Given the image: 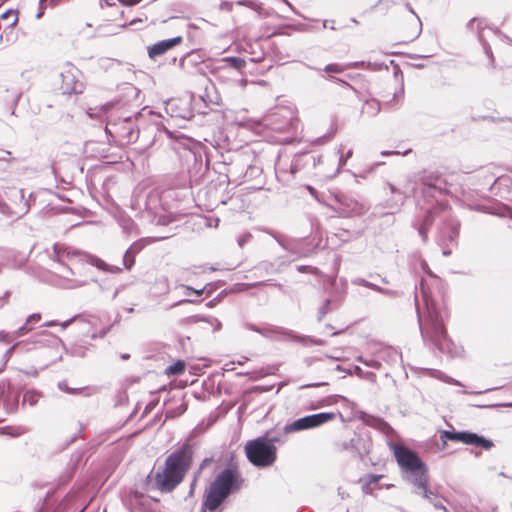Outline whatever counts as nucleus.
<instances>
[{
	"label": "nucleus",
	"mask_w": 512,
	"mask_h": 512,
	"mask_svg": "<svg viewBox=\"0 0 512 512\" xmlns=\"http://www.w3.org/2000/svg\"><path fill=\"white\" fill-rule=\"evenodd\" d=\"M440 438L444 442L446 440L457 441V442H462V443L468 444V445L482 447L486 450L490 449L493 446L492 441L487 440L481 436H478L475 433H470V432L442 431Z\"/></svg>",
	"instance_id": "6e6552de"
},
{
	"label": "nucleus",
	"mask_w": 512,
	"mask_h": 512,
	"mask_svg": "<svg viewBox=\"0 0 512 512\" xmlns=\"http://www.w3.org/2000/svg\"><path fill=\"white\" fill-rule=\"evenodd\" d=\"M186 288H187V290L195 292L197 295H201L203 293V290H204V288H201L200 290H194L191 287H186Z\"/></svg>",
	"instance_id": "c85d7f7f"
},
{
	"label": "nucleus",
	"mask_w": 512,
	"mask_h": 512,
	"mask_svg": "<svg viewBox=\"0 0 512 512\" xmlns=\"http://www.w3.org/2000/svg\"><path fill=\"white\" fill-rule=\"evenodd\" d=\"M381 478L382 475H369L367 477L366 487L370 488L371 485L376 484Z\"/></svg>",
	"instance_id": "aec40b11"
},
{
	"label": "nucleus",
	"mask_w": 512,
	"mask_h": 512,
	"mask_svg": "<svg viewBox=\"0 0 512 512\" xmlns=\"http://www.w3.org/2000/svg\"><path fill=\"white\" fill-rule=\"evenodd\" d=\"M193 461V450L188 444L182 445L165 459L162 468L154 475L155 485L161 492H172L185 478Z\"/></svg>",
	"instance_id": "f257e3e1"
},
{
	"label": "nucleus",
	"mask_w": 512,
	"mask_h": 512,
	"mask_svg": "<svg viewBox=\"0 0 512 512\" xmlns=\"http://www.w3.org/2000/svg\"><path fill=\"white\" fill-rule=\"evenodd\" d=\"M78 70L68 68L61 73V90L64 94H81L85 85L78 78Z\"/></svg>",
	"instance_id": "1a4fd4ad"
},
{
	"label": "nucleus",
	"mask_w": 512,
	"mask_h": 512,
	"mask_svg": "<svg viewBox=\"0 0 512 512\" xmlns=\"http://www.w3.org/2000/svg\"><path fill=\"white\" fill-rule=\"evenodd\" d=\"M1 19L7 22V28H14L19 21V11L15 9H9L1 15Z\"/></svg>",
	"instance_id": "f8f14e48"
},
{
	"label": "nucleus",
	"mask_w": 512,
	"mask_h": 512,
	"mask_svg": "<svg viewBox=\"0 0 512 512\" xmlns=\"http://www.w3.org/2000/svg\"><path fill=\"white\" fill-rule=\"evenodd\" d=\"M239 474L228 468L219 473L206 491L202 507L215 511L229 496L234 488L239 487Z\"/></svg>",
	"instance_id": "f03ea898"
},
{
	"label": "nucleus",
	"mask_w": 512,
	"mask_h": 512,
	"mask_svg": "<svg viewBox=\"0 0 512 512\" xmlns=\"http://www.w3.org/2000/svg\"><path fill=\"white\" fill-rule=\"evenodd\" d=\"M347 69V66L346 65H341V64H338V63H333V64H328L325 66L324 68V71L326 73H328L329 75L331 74H339V73H342L344 72L345 70Z\"/></svg>",
	"instance_id": "dca6fc26"
},
{
	"label": "nucleus",
	"mask_w": 512,
	"mask_h": 512,
	"mask_svg": "<svg viewBox=\"0 0 512 512\" xmlns=\"http://www.w3.org/2000/svg\"><path fill=\"white\" fill-rule=\"evenodd\" d=\"M175 416H176V414H174L171 411H168L167 414H166V417H175Z\"/></svg>",
	"instance_id": "c756f323"
},
{
	"label": "nucleus",
	"mask_w": 512,
	"mask_h": 512,
	"mask_svg": "<svg viewBox=\"0 0 512 512\" xmlns=\"http://www.w3.org/2000/svg\"><path fill=\"white\" fill-rule=\"evenodd\" d=\"M40 320H41V314L40 313H34V314L30 315L27 318L26 325H29V324H32V323H37Z\"/></svg>",
	"instance_id": "412c9836"
},
{
	"label": "nucleus",
	"mask_w": 512,
	"mask_h": 512,
	"mask_svg": "<svg viewBox=\"0 0 512 512\" xmlns=\"http://www.w3.org/2000/svg\"><path fill=\"white\" fill-rule=\"evenodd\" d=\"M133 264H134V258L130 257V259H128V256L126 255L125 256V266H126V268L127 269H131Z\"/></svg>",
	"instance_id": "4be33fe9"
},
{
	"label": "nucleus",
	"mask_w": 512,
	"mask_h": 512,
	"mask_svg": "<svg viewBox=\"0 0 512 512\" xmlns=\"http://www.w3.org/2000/svg\"><path fill=\"white\" fill-rule=\"evenodd\" d=\"M185 368H186L185 362L183 360H177L175 363H173L172 365L168 366L165 369V374L167 376L180 375V374L184 373Z\"/></svg>",
	"instance_id": "4468645a"
},
{
	"label": "nucleus",
	"mask_w": 512,
	"mask_h": 512,
	"mask_svg": "<svg viewBox=\"0 0 512 512\" xmlns=\"http://www.w3.org/2000/svg\"><path fill=\"white\" fill-rule=\"evenodd\" d=\"M187 409V405L185 403H182L178 408H177V415H180V414H183Z\"/></svg>",
	"instance_id": "b1692460"
},
{
	"label": "nucleus",
	"mask_w": 512,
	"mask_h": 512,
	"mask_svg": "<svg viewBox=\"0 0 512 512\" xmlns=\"http://www.w3.org/2000/svg\"><path fill=\"white\" fill-rule=\"evenodd\" d=\"M42 15H43V11H40V12L37 14V18H40Z\"/></svg>",
	"instance_id": "473e14b6"
},
{
	"label": "nucleus",
	"mask_w": 512,
	"mask_h": 512,
	"mask_svg": "<svg viewBox=\"0 0 512 512\" xmlns=\"http://www.w3.org/2000/svg\"><path fill=\"white\" fill-rule=\"evenodd\" d=\"M41 398V394L36 391H27L23 395V404H28L29 406H34L38 403Z\"/></svg>",
	"instance_id": "2eb2a0df"
},
{
	"label": "nucleus",
	"mask_w": 512,
	"mask_h": 512,
	"mask_svg": "<svg viewBox=\"0 0 512 512\" xmlns=\"http://www.w3.org/2000/svg\"><path fill=\"white\" fill-rule=\"evenodd\" d=\"M211 462V459L205 458L201 464H200V470H203L209 463Z\"/></svg>",
	"instance_id": "bb28decb"
},
{
	"label": "nucleus",
	"mask_w": 512,
	"mask_h": 512,
	"mask_svg": "<svg viewBox=\"0 0 512 512\" xmlns=\"http://www.w3.org/2000/svg\"><path fill=\"white\" fill-rule=\"evenodd\" d=\"M85 257H86L87 261L90 264H92L93 266H95L101 270H107V264L100 258L92 256V255H86V254H85Z\"/></svg>",
	"instance_id": "f3484780"
},
{
	"label": "nucleus",
	"mask_w": 512,
	"mask_h": 512,
	"mask_svg": "<svg viewBox=\"0 0 512 512\" xmlns=\"http://www.w3.org/2000/svg\"><path fill=\"white\" fill-rule=\"evenodd\" d=\"M432 224V218L430 216V214H428L426 217H425V220H424V224L422 226L424 227H428Z\"/></svg>",
	"instance_id": "393cba45"
},
{
	"label": "nucleus",
	"mask_w": 512,
	"mask_h": 512,
	"mask_svg": "<svg viewBox=\"0 0 512 512\" xmlns=\"http://www.w3.org/2000/svg\"><path fill=\"white\" fill-rule=\"evenodd\" d=\"M336 417L335 413L322 412L318 414L308 415L303 418L295 420L293 423L288 424L284 427V431L287 433L294 431L307 430L321 426L329 421L334 420Z\"/></svg>",
	"instance_id": "0eeeda50"
},
{
	"label": "nucleus",
	"mask_w": 512,
	"mask_h": 512,
	"mask_svg": "<svg viewBox=\"0 0 512 512\" xmlns=\"http://www.w3.org/2000/svg\"><path fill=\"white\" fill-rule=\"evenodd\" d=\"M427 228H428V227H424V226H421V227L419 228V233L421 234V236L423 237V239H426V237H427V234H426V233H427Z\"/></svg>",
	"instance_id": "a878e982"
},
{
	"label": "nucleus",
	"mask_w": 512,
	"mask_h": 512,
	"mask_svg": "<svg viewBox=\"0 0 512 512\" xmlns=\"http://www.w3.org/2000/svg\"><path fill=\"white\" fill-rule=\"evenodd\" d=\"M353 155V150L349 149L345 154L342 155V159H344V162H346L349 158H351Z\"/></svg>",
	"instance_id": "5701e85b"
},
{
	"label": "nucleus",
	"mask_w": 512,
	"mask_h": 512,
	"mask_svg": "<svg viewBox=\"0 0 512 512\" xmlns=\"http://www.w3.org/2000/svg\"><path fill=\"white\" fill-rule=\"evenodd\" d=\"M225 61L236 69H242L246 65L245 60L239 57H227Z\"/></svg>",
	"instance_id": "a211bd4d"
},
{
	"label": "nucleus",
	"mask_w": 512,
	"mask_h": 512,
	"mask_svg": "<svg viewBox=\"0 0 512 512\" xmlns=\"http://www.w3.org/2000/svg\"><path fill=\"white\" fill-rule=\"evenodd\" d=\"M365 423L368 426L376 428V429H378V430H380L382 432H386L387 430L390 429V426L388 425L387 422H385L383 419L377 418V417H368L365 420Z\"/></svg>",
	"instance_id": "ddd939ff"
},
{
	"label": "nucleus",
	"mask_w": 512,
	"mask_h": 512,
	"mask_svg": "<svg viewBox=\"0 0 512 512\" xmlns=\"http://www.w3.org/2000/svg\"><path fill=\"white\" fill-rule=\"evenodd\" d=\"M412 482L415 486L423 491V497L430 499L433 493L428 488V473H422L421 476L413 478Z\"/></svg>",
	"instance_id": "9b49d317"
},
{
	"label": "nucleus",
	"mask_w": 512,
	"mask_h": 512,
	"mask_svg": "<svg viewBox=\"0 0 512 512\" xmlns=\"http://www.w3.org/2000/svg\"><path fill=\"white\" fill-rule=\"evenodd\" d=\"M139 1L140 0H125L124 3L126 5L132 6V5L136 4V3H138Z\"/></svg>",
	"instance_id": "cd10ccee"
},
{
	"label": "nucleus",
	"mask_w": 512,
	"mask_h": 512,
	"mask_svg": "<svg viewBox=\"0 0 512 512\" xmlns=\"http://www.w3.org/2000/svg\"><path fill=\"white\" fill-rule=\"evenodd\" d=\"M182 42V36H176L171 39L159 41L148 47V55L151 59H155L158 56L165 54L167 51L174 48L175 46L180 45Z\"/></svg>",
	"instance_id": "9d476101"
},
{
	"label": "nucleus",
	"mask_w": 512,
	"mask_h": 512,
	"mask_svg": "<svg viewBox=\"0 0 512 512\" xmlns=\"http://www.w3.org/2000/svg\"><path fill=\"white\" fill-rule=\"evenodd\" d=\"M297 270L301 273H311L317 275L319 273L318 268L312 266H299Z\"/></svg>",
	"instance_id": "6ab92c4d"
},
{
	"label": "nucleus",
	"mask_w": 512,
	"mask_h": 512,
	"mask_svg": "<svg viewBox=\"0 0 512 512\" xmlns=\"http://www.w3.org/2000/svg\"><path fill=\"white\" fill-rule=\"evenodd\" d=\"M422 335L433 342L441 351L451 349V341L448 338L444 322L437 311L428 307V322L421 329Z\"/></svg>",
	"instance_id": "20e7f679"
},
{
	"label": "nucleus",
	"mask_w": 512,
	"mask_h": 512,
	"mask_svg": "<svg viewBox=\"0 0 512 512\" xmlns=\"http://www.w3.org/2000/svg\"><path fill=\"white\" fill-rule=\"evenodd\" d=\"M393 453L400 468L409 473L412 479L421 476L422 473H428L426 464L408 447L394 445Z\"/></svg>",
	"instance_id": "39448f33"
},
{
	"label": "nucleus",
	"mask_w": 512,
	"mask_h": 512,
	"mask_svg": "<svg viewBox=\"0 0 512 512\" xmlns=\"http://www.w3.org/2000/svg\"><path fill=\"white\" fill-rule=\"evenodd\" d=\"M195 483H196V479L193 481L192 485H191V491L193 490L194 486H195Z\"/></svg>",
	"instance_id": "72a5a7b5"
},
{
	"label": "nucleus",
	"mask_w": 512,
	"mask_h": 512,
	"mask_svg": "<svg viewBox=\"0 0 512 512\" xmlns=\"http://www.w3.org/2000/svg\"><path fill=\"white\" fill-rule=\"evenodd\" d=\"M277 438L268 439L266 436L247 441L244 451L249 462L258 468L273 465L277 459V448L274 445Z\"/></svg>",
	"instance_id": "7ed1b4c3"
},
{
	"label": "nucleus",
	"mask_w": 512,
	"mask_h": 512,
	"mask_svg": "<svg viewBox=\"0 0 512 512\" xmlns=\"http://www.w3.org/2000/svg\"><path fill=\"white\" fill-rule=\"evenodd\" d=\"M105 130L118 146L132 144L139 137V131L135 123L128 118L119 122L108 123Z\"/></svg>",
	"instance_id": "423d86ee"
},
{
	"label": "nucleus",
	"mask_w": 512,
	"mask_h": 512,
	"mask_svg": "<svg viewBox=\"0 0 512 512\" xmlns=\"http://www.w3.org/2000/svg\"><path fill=\"white\" fill-rule=\"evenodd\" d=\"M319 385H320V384H315V385H313V384H309V385H303V386H301L300 388L302 389V388H307V387H312V386H319Z\"/></svg>",
	"instance_id": "7c9ffc66"
},
{
	"label": "nucleus",
	"mask_w": 512,
	"mask_h": 512,
	"mask_svg": "<svg viewBox=\"0 0 512 512\" xmlns=\"http://www.w3.org/2000/svg\"><path fill=\"white\" fill-rule=\"evenodd\" d=\"M437 508H441L446 511V508L443 505H435Z\"/></svg>",
	"instance_id": "2f4dec72"
}]
</instances>
